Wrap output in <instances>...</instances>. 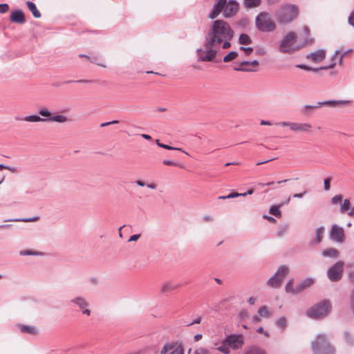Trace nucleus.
Listing matches in <instances>:
<instances>
[{
  "instance_id": "1",
  "label": "nucleus",
  "mask_w": 354,
  "mask_h": 354,
  "mask_svg": "<svg viewBox=\"0 0 354 354\" xmlns=\"http://www.w3.org/2000/svg\"><path fill=\"white\" fill-rule=\"evenodd\" d=\"M234 34L230 25L223 19L212 21L205 36L204 48L196 50L198 61L212 62L216 57L218 49L230 48Z\"/></svg>"
},
{
  "instance_id": "2",
  "label": "nucleus",
  "mask_w": 354,
  "mask_h": 354,
  "mask_svg": "<svg viewBox=\"0 0 354 354\" xmlns=\"http://www.w3.org/2000/svg\"><path fill=\"white\" fill-rule=\"evenodd\" d=\"M39 115H31L26 116L23 120L26 122H57V123H66L70 120L69 118L62 114L53 115L50 110L43 106L38 111Z\"/></svg>"
},
{
  "instance_id": "3",
  "label": "nucleus",
  "mask_w": 354,
  "mask_h": 354,
  "mask_svg": "<svg viewBox=\"0 0 354 354\" xmlns=\"http://www.w3.org/2000/svg\"><path fill=\"white\" fill-rule=\"evenodd\" d=\"M298 16V8L295 5L285 4L281 6L276 12V19L279 24H288Z\"/></svg>"
},
{
  "instance_id": "4",
  "label": "nucleus",
  "mask_w": 354,
  "mask_h": 354,
  "mask_svg": "<svg viewBox=\"0 0 354 354\" xmlns=\"http://www.w3.org/2000/svg\"><path fill=\"white\" fill-rule=\"evenodd\" d=\"M297 39V36L295 32L290 31L287 33L280 41L279 46V52L281 53L292 54L307 44V42H306L305 44L296 45Z\"/></svg>"
},
{
  "instance_id": "5",
  "label": "nucleus",
  "mask_w": 354,
  "mask_h": 354,
  "mask_svg": "<svg viewBox=\"0 0 354 354\" xmlns=\"http://www.w3.org/2000/svg\"><path fill=\"white\" fill-rule=\"evenodd\" d=\"M311 347L313 354H335V349L332 346L326 336L324 334H319L313 342Z\"/></svg>"
},
{
  "instance_id": "6",
  "label": "nucleus",
  "mask_w": 354,
  "mask_h": 354,
  "mask_svg": "<svg viewBox=\"0 0 354 354\" xmlns=\"http://www.w3.org/2000/svg\"><path fill=\"white\" fill-rule=\"evenodd\" d=\"M255 25L261 32H273L276 29V24L267 12H261L255 18Z\"/></svg>"
},
{
  "instance_id": "7",
  "label": "nucleus",
  "mask_w": 354,
  "mask_h": 354,
  "mask_svg": "<svg viewBox=\"0 0 354 354\" xmlns=\"http://www.w3.org/2000/svg\"><path fill=\"white\" fill-rule=\"evenodd\" d=\"M331 309L329 300H323L306 311V315L313 319H322L327 316Z\"/></svg>"
},
{
  "instance_id": "8",
  "label": "nucleus",
  "mask_w": 354,
  "mask_h": 354,
  "mask_svg": "<svg viewBox=\"0 0 354 354\" xmlns=\"http://www.w3.org/2000/svg\"><path fill=\"white\" fill-rule=\"evenodd\" d=\"M289 272L288 266L286 265L280 266L276 272L268 279L266 285L271 288H281Z\"/></svg>"
},
{
  "instance_id": "9",
  "label": "nucleus",
  "mask_w": 354,
  "mask_h": 354,
  "mask_svg": "<svg viewBox=\"0 0 354 354\" xmlns=\"http://www.w3.org/2000/svg\"><path fill=\"white\" fill-rule=\"evenodd\" d=\"M344 262L339 261L329 268L327 271V277L332 282L339 281L343 276Z\"/></svg>"
},
{
  "instance_id": "10",
  "label": "nucleus",
  "mask_w": 354,
  "mask_h": 354,
  "mask_svg": "<svg viewBox=\"0 0 354 354\" xmlns=\"http://www.w3.org/2000/svg\"><path fill=\"white\" fill-rule=\"evenodd\" d=\"M224 344H226L231 348L237 350L244 344V337L241 334H231L225 337L223 340Z\"/></svg>"
},
{
  "instance_id": "11",
  "label": "nucleus",
  "mask_w": 354,
  "mask_h": 354,
  "mask_svg": "<svg viewBox=\"0 0 354 354\" xmlns=\"http://www.w3.org/2000/svg\"><path fill=\"white\" fill-rule=\"evenodd\" d=\"M348 101L346 100H327L323 102H317L315 105H306L303 107L302 111L306 114H310L313 110L321 107L323 105H328L335 106L337 105H342L348 103Z\"/></svg>"
},
{
  "instance_id": "12",
  "label": "nucleus",
  "mask_w": 354,
  "mask_h": 354,
  "mask_svg": "<svg viewBox=\"0 0 354 354\" xmlns=\"http://www.w3.org/2000/svg\"><path fill=\"white\" fill-rule=\"evenodd\" d=\"M160 354H184L183 345L178 342H167L162 348Z\"/></svg>"
},
{
  "instance_id": "13",
  "label": "nucleus",
  "mask_w": 354,
  "mask_h": 354,
  "mask_svg": "<svg viewBox=\"0 0 354 354\" xmlns=\"http://www.w3.org/2000/svg\"><path fill=\"white\" fill-rule=\"evenodd\" d=\"M71 302L78 307L83 314H85L88 316L91 315V310L88 308L89 304L84 297H76L72 299Z\"/></svg>"
},
{
  "instance_id": "14",
  "label": "nucleus",
  "mask_w": 354,
  "mask_h": 354,
  "mask_svg": "<svg viewBox=\"0 0 354 354\" xmlns=\"http://www.w3.org/2000/svg\"><path fill=\"white\" fill-rule=\"evenodd\" d=\"M344 232L342 227L333 224L330 232V238L338 243H342L344 241Z\"/></svg>"
},
{
  "instance_id": "15",
  "label": "nucleus",
  "mask_w": 354,
  "mask_h": 354,
  "mask_svg": "<svg viewBox=\"0 0 354 354\" xmlns=\"http://www.w3.org/2000/svg\"><path fill=\"white\" fill-rule=\"evenodd\" d=\"M239 5L235 0H230L224 7L223 15L225 18L234 16L239 10Z\"/></svg>"
},
{
  "instance_id": "16",
  "label": "nucleus",
  "mask_w": 354,
  "mask_h": 354,
  "mask_svg": "<svg viewBox=\"0 0 354 354\" xmlns=\"http://www.w3.org/2000/svg\"><path fill=\"white\" fill-rule=\"evenodd\" d=\"M17 327L21 333L30 335H37L39 333L38 328L33 325H26L23 324H17Z\"/></svg>"
},
{
  "instance_id": "17",
  "label": "nucleus",
  "mask_w": 354,
  "mask_h": 354,
  "mask_svg": "<svg viewBox=\"0 0 354 354\" xmlns=\"http://www.w3.org/2000/svg\"><path fill=\"white\" fill-rule=\"evenodd\" d=\"M10 19L12 22L23 24L26 22V17L21 10L16 9L11 12Z\"/></svg>"
},
{
  "instance_id": "18",
  "label": "nucleus",
  "mask_w": 354,
  "mask_h": 354,
  "mask_svg": "<svg viewBox=\"0 0 354 354\" xmlns=\"http://www.w3.org/2000/svg\"><path fill=\"white\" fill-rule=\"evenodd\" d=\"M291 130L295 132L310 133L312 131V125L310 123L293 122Z\"/></svg>"
},
{
  "instance_id": "19",
  "label": "nucleus",
  "mask_w": 354,
  "mask_h": 354,
  "mask_svg": "<svg viewBox=\"0 0 354 354\" xmlns=\"http://www.w3.org/2000/svg\"><path fill=\"white\" fill-rule=\"evenodd\" d=\"M325 57L326 52L323 49L317 50L306 56L308 59H310L314 62H320L324 59Z\"/></svg>"
},
{
  "instance_id": "20",
  "label": "nucleus",
  "mask_w": 354,
  "mask_h": 354,
  "mask_svg": "<svg viewBox=\"0 0 354 354\" xmlns=\"http://www.w3.org/2000/svg\"><path fill=\"white\" fill-rule=\"evenodd\" d=\"M180 286V285L178 283L172 281H167L162 284L161 287V292L165 294L178 289Z\"/></svg>"
},
{
  "instance_id": "21",
  "label": "nucleus",
  "mask_w": 354,
  "mask_h": 354,
  "mask_svg": "<svg viewBox=\"0 0 354 354\" xmlns=\"http://www.w3.org/2000/svg\"><path fill=\"white\" fill-rule=\"evenodd\" d=\"M313 280L310 278L304 280L302 282H301L295 287L296 294L302 292L304 290L313 284Z\"/></svg>"
},
{
  "instance_id": "22",
  "label": "nucleus",
  "mask_w": 354,
  "mask_h": 354,
  "mask_svg": "<svg viewBox=\"0 0 354 354\" xmlns=\"http://www.w3.org/2000/svg\"><path fill=\"white\" fill-rule=\"evenodd\" d=\"M223 10H224V7H223V6L215 3L213 6L212 10L209 13L208 17L212 19H216L220 15Z\"/></svg>"
},
{
  "instance_id": "23",
  "label": "nucleus",
  "mask_w": 354,
  "mask_h": 354,
  "mask_svg": "<svg viewBox=\"0 0 354 354\" xmlns=\"http://www.w3.org/2000/svg\"><path fill=\"white\" fill-rule=\"evenodd\" d=\"M322 254L326 257L336 259L339 257V252L335 248H328L323 251Z\"/></svg>"
},
{
  "instance_id": "24",
  "label": "nucleus",
  "mask_w": 354,
  "mask_h": 354,
  "mask_svg": "<svg viewBox=\"0 0 354 354\" xmlns=\"http://www.w3.org/2000/svg\"><path fill=\"white\" fill-rule=\"evenodd\" d=\"M26 5H27L28 9L30 10V11L32 12V15L35 18L41 17V13L37 10L36 5L33 2L28 1L26 2Z\"/></svg>"
},
{
  "instance_id": "25",
  "label": "nucleus",
  "mask_w": 354,
  "mask_h": 354,
  "mask_svg": "<svg viewBox=\"0 0 354 354\" xmlns=\"http://www.w3.org/2000/svg\"><path fill=\"white\" fill-rule=\"evenodd\" d=\"M340 212L344 214L348 212H349L351 209V202L348 199H345L342 203L340 204Z\"/></svg>"
},
{
  "instance_id": "26",
  "label": "nucleus",
  "mask_w": 354,
  "mask_h": 354,
  "mask_svg": "<svg viewBox=\"0 0 354 354\" xmlns=\"http://www.w3.org/2000/svg\"><path fill=\"white\" fill-rule=\"evenodd\" d=\"M261 3V0H244V6L247 8L258 7Z\"/></svg>"
},
{
  "instance_id": "27",
  "label": "nucleus",
  "mask_w": 354,
  "mask_h": 354,
  "mask_svg": "<svg viewBox=\"0 0 354 354\" xmlns=\"http://www.w3.org/2000/svg\"><path fill=\"white\" fill-rule=\"evenodd\" d=\"M239 42L242 45H249L252 44V39L248 35L242 33L239 36Z\"/></svg>"
},
{
  "instance_id": "28",
  "label": "nucleus",
  "mask_w": 354,
  "mask_h": 354,
  "mask_svg": "<svg viewBox=\"0 0 354 354\" xmlns=\"http://www.w3.org/2000/svg\"><path fill=\"white\" fill-rule=\"evenodd\" d=\"M283 204H280L279 205H272L270 207L269 213L276 217H279L281 215V212L279 210V207L282 206Z\"/></svg>"
},
{
  "instance_id": "29",
  "label": "nucleus",
  "mask_w": 354,
  "mask_h": 354,
  "mask_svg": "<svg viewBox=\"0 0 354 354\" xmlns=\"http://www.w3.org/2000/svg\"><path fill=\"white\" fill-rule=\"evenodd\" d=\"M38 217H31V218H10V219H6L4 221L5 222H11V221H14V222H33V221H36L38 220Z\"/></svg>"
},
{
  "instance_id": "30",
  "label": "nucleus",
  "mask_w": 354,
  "mask_h": 354,
  "mask_svg": "<svg viewBox=\"0 0 354 354\" xmlns=\"http://www.w3.org/2000/svg\"><path fill=\"white\" fill-rule=\"evenodd\" d=\"M156 144H157V145L158 147H160L161 148H163V149H168V150L181 151L182 152L185 153V154L189 155L187 152L183 151L181 148L174 147H171L169 145H165V144L160 143L159 140H156Z\"/></svg>"
},
{
  "instance_id": "31",
  "label": "nucleus",
  "mask_w": 354,
  "mask_h": 354,
  "mask_svg": "<svg viewBox=\"0 0 354 354\" xmlns=\"http://www.w3.org/2000/svg\"><path fill=\"white\" fill-rule=\"evenodd\" d=\"M258 314L260 317H270L271 313L268 310V307L266 306H261L258 310Z\"/></svg>"
},
{
  "instance_id": "32",
  "label": "nucleus",
  "mask_w": 354,
  "mask_h": 354,
  "mask_svg": "<svg viewBox=\"0 0 354 354\" xmlns=\"http://www.w3.org/2000/svg\"><path fill=\"white\" fill-rule=\"evenodd\" d=\"M244 354H266V353L257 346H252Z\"/></svg>"
},
{
  "instance_id": "33",
  "label": "nucleus",
  "mask_w": 354,
  "mask_h": 354,
  "mask_svg": "<svg viewBox=\"0 0 354 354\" xmlns=\"http://www.w3.org/2000/svg\"><path fill=\"white\" fill-rule=\"evenodd\" d=\"M324 233V227H319L316 230L315 232V236L317 243H319L322 241V238Z\"/></svg>"
},
{
  "instance_id": "34",
  "label": "nucleus",
  "mask_w": 354,
  "mask_h": 354,
  "mask_svg": "<svg viewBox=\"0 0 354 354\" xmlns=\"http://www.w3.org/2000/svg\"><path fill=\"white\" fill-rule=\"evenodd\" d=\"M238 56V53L236 51L232 50L230 51L229 53H227L224 57H223V62H229L234 59H235Z\"/></svg>"
},
{
  "instance_id": "35",
  "label": "nucleus",
  "mask_w": 354,
  "mask_h": 354,
  "mask_svg": "<svg viewBox=\"0 0 354 354\" xmlns=\"http://www.w3.org/2000/svg\"><path fill=\"white\" fill-rule=\"evenodd\" d=\"M276 324H277V326L281 328L282 330L285 329L286 327L287 326V319H286V318L284 316L279 317L276 321Z\"/></svg>"
},
{
  "instance_id": "36",
  "label": "nucleus",
  "mask_w": 354,
  "mask_h": 354,
  "mask_svg": "<svg viewBox=\"0 0 354 354\" xmlns=\"http://www.w3.org/2000/svg\"><path fill=\"white\" fill-rule=\"evenodd\" d=\"M286 292L296 294L295 288L293 287V279H290L286 285Z\"/></svg>"
},
{
  "instance_id": "37",
  "label": "nucleus",
  "mask_w": 354,
  "mask_h": 354,
  "mask_svg": "<svg viewBox=\"0 0 354 354\" xmlns=\"http://www.w3.org/2000/svg\"><path fill=\"white\" fill-rule=\"evenodd\" d=\"M220 352L223 353V354H230V347L228 346L226 344H224L223 342L222 345L218 346L216 348Z\"/></svg>"
},
{
  "instance_id": "38",
  "label": "nucleus",
  "mask_w": 354,
  "mask_h": 354,
  "mask_svg": "<svg viewBox=\"0 0 354 354\" xmlns=\"http://www.w3.org/2000/svg\"><path fill=\"white\" fill-rule=\"evenodd\" d=\"M344 338H345L346 342L348 344H350L351 346L354 345V338L352 337V335L348 332L344 333Z\"/></svg>"
},
{
  "instance_id": "39",
  "label": "nucleus",
  "mask_w": 354,
  "mask_h": 354,
  "mask_svg": "<svg viewBox=\"0 0 354 354\" xmlns=\"http://www.w3.org/2000/svg\"><path fill=\"white\" fill-rule=\"evenodd\" d=\"M343 196L342 194L335 195L331 198V203L333 205H337L342 202Z\"/></svg>"
},
{
  "instance_id": "40",
  "label": "nucleus",
  "mask_w": 354,
  "mask_h": 354,
  "mask_svg": "<svg viewBox=\"0 0 354 354\" xmlns=\"http://www.w3.org/2000/svg\"><path fill=\"white\" fill-rule=\"evenodd\" d=\"M193 354H211V353L207 348L200 347L194 350Z\"/></svg>"
},
{
  "instance_id": "41",
  "label": "nucleus",
  "mask_w": 354,
  "mask_h": 354,
  "mask_svg": "<svg viewBox=\"0 0 354 354\" xmlns=\"http://www.w3.org/2000/svg\"><path fill=\"white\" fill-rule=\"evenodd\" d=\"M249 65H252V66H258L259 65V62L257 60H253L252 62H250V61H243L240 63V66H249Z\"/></svg>"
},
{
  "instance_id": "42",
  "label": "nucleus",
  "mask_w": 354,
  "mask_h": 354,
  "mask_svg": "<svg viewBox=\"0 0 354 354\" xmlns=\"http://www.w3.org/2000/svg\"><path fill=\"white\" fill-rule=\"evenodd\" d=\"M19 254L21 256H28V255H37V252L35 251L30 250H26L20 251Z\"/></svg>"
},
{
  "instance_id": "43",
  "label": "nucleus",
  "mask_w": 354,
  "mask_h": 354,
  "mask_svg": "<svg viewBox=\"0 0 354 354\" xmlns=\"http://www.w3.org/2000/svg\"><path fill=\"white\" fill-rule=\"evenodd\" d=\"M9 10V6L8 3H2L0 4V12L1 13H6Z\"/></svg>"
},
{
  "instance_id": "44",
  "label": "nucleus",
  "mask_w": 354,
  "mask_h": 354,
  "mask_svg": "<svg viewBox=\"0 0 354 354\" xmlns=\"http://www.w3.org/2000/svg\"><path fill=\"white\" fill-rule=\"evenodd\" d=\"M348 23L354 28V10L351 12L348 18Z\"/></svg>"
},
{
  "instance_id": "45",
  "label": "nucleus",
  "mask_w": 354,
  "mask_h": 354,
  "mask_svg": "<svg viewBox=\"0 0 354 354\" xmlns=\"http://www.w3.org/2000/svg\"><path fill=\"white\" fill-rule=\"evenodd\" d=\"M248 317V312L245 310H241L239 314V317L241 320H243Z\"/></svg>"
},
{
  "instance_id": "46",
  "label": "nucleus",
  "mask_w": 354,
  "mask_h": 354,
  "mask_svg": "<svg viewBox=\"0 0 354 354\" xmlns=\"http://www.w3.org/2000/svg\"><path fill=\"white\" fill-rule=\"evenodd\" d=\"M324 189L328 191L330 188V178H328L324 179Z\"/></svg>"
},
{
  "instance_id": "47",
  "label": "nucleus",
  "mask_w": 354,
  "mask_h": 354,
  "mask_svg": "<svg viewBox=\"0 0 354 354\" xmlns=\"http://www.w3.org/2000/svg\"><path fill=\"white\" fill-rule=\"evenodd\" d=\"M292 123L293 122H279L275 123V124L280 127H289L290 129H291V125L292 124Z\"/></svg>"
},
{
  "instance_id": "48",
  "label": "nucleus",
  "mask_w": 354,
  "mask_h": 354,
  "mask_svg": "<svg viewBox=\"0 0 354 354\" xmlns=\"http://www.w3.org/2000/svg\"><path fill=\"white\" fill-rule=\"evenodd\" d=\"M240 50H243L246 55H249L253 51V48L251 47L241 46Z\"/></svg>"
},
{
  "instance_id": "49",
  "label": "nucleus",
  "mask_w": 354,
  "mask_h": 354,
  "mask_svg": "<svg viewBox=\"0 0 354 354\" xmlns=\"http://www.w3.org/2000/svg\"><path fill=\"white\" fill-rule=\"evenodd\" d=\"M288 228V226L287 225H284L283 226L281 227L279 230L277 232V234L279 236H281L283 234L284 232L287 231Z\"/></svg>"
},
{
  "instance_id": "50",
  "label": "nucleus",
  "mask_w": 354,
  "mask_h": 354,
  "mask_svg": "<svg viewBox=\"0 0 354 354\" xmlns=\"http://www.w3.org/2000/svg\"><path fill=\"white\" fill-rule=\"evenodd\" d=\"M119 123V121L118 120H112V121H110V122H103L100 124V127H106V126H109V125H111V124H118Z\"/></svg>"
},
{
  "instance_id": "51",
  "label": "nucleus",
  "mask_w": 354,
  "mask_h": 354,
  "mask_svg": "<svg viewBox=\"0 0 354 354\" xmlns=\"http://www.w3.org/2000/svg\"><path fill=\"white\" fill-rule=\"evenodd\" d=\"M8 169L12 172H15L16 171L15 168L14 167H11L10 166H8V165H3V164H0V169Z\"/></svg>"
},
{
  "instance_id": "52",
  "label": "nucleus",
  "mask_w": 354,
  "mask_h": 354,
  "mask_svg": "<svg viewBox=\"0 0 354 354\" xmlns=\"http://www.w3.org/2000/svg\"><path fill=\"white\" fill-rule=\"evenodd\" d=\"M244 194H241V193H237V192H232V193H230V194L227 195V199L228 198H236V197H238V196H243Z\"/></svg>"
},
{
  "instance_id": "53",
  "label": "nucleus",
  "mask_w": 354,
  "mask_h": 354,
  "mask_svg": "<svg viewBox=\"0 0 354 354\" xmlns=\"http://www.w3.org/2000/svg\"><path fill=\"white\" fill-rule=\"evenodd\" d=\"M351 307L354 314V289L352 290L351 294Z\"/></svg>"
},
{
  "instance_id": "54",
  "label": "nucleus",
  "mask_w": 354,
  "mask_h": 354,
  "mask_svg": "<svg viewBox=\"0 0 354 354\" xmlns=\"http://www.w3.org/2000/svg\"><path fill=\"white\" fill-rule=\"evenodd\" d=\"M307 194V191L306 190H304L303 192L301 193H298V194H293V198H301L304 197V195H306Z\"/></svg>"
},
{
  "instance_id": "55",
  "label": "nucleus",
  "mask_w": 354,
  "mask_h": 354,
  "mask_svg": "<svg viewBox=\"0 0 354 354\" xmlns=\"http://www.w3.org/2000/svg\"><path fill=\"white\" fill-rule=\"evenodd\" d=\"M140 237V234H133V235L130 236V238L129 239L128 241L129 242L136 241Z\"/></svg>"
},
{
  "instance_id": "56",
  "label": "nucleus",
  "mask_w": 354,
  "mask_h": 354,
  "mask_svg": "<svg viewBox=\"0 0 354 354\" xmlns=\"http://www.w3.org/2000/svg\"><path fill=\"white\" fill-rule=\"evenodd\" d=\"M79 57H85V59H87L91 62H93V63L95 62V58H92V57H91L88 56V55H84V54L79 55Z\"/></svg>"
},
{
  "instance_id": "57",
  "label": "nucleus",
  "mask_w": 354,
  "mask_h": 354,
  "mask_svg": "<svg viewBox=\"0 0 354 354\" xmlns=\"http://www.w3.org/2000/svg\"><path fill=\"white\" fill-rule=\"evenodd\" d=\"M234 69V71H247V72L255 71H256V70H252V69H250V68H242V67H236Z\"/></svg>"
},
{
  "instance_id": "58",
  "label": "nucleus",
  "mask_w": 354,
  "mask_h": 354,
  "mask_svg": "<svg viewBox=\"0 0 354 354\" xmlns=\"http://www.w3.org/2000/svg\"><path fill=\"white\" fill-rule=\"evenodd\" d=\"M297 68H301V69H304L305 71H310L311 70V67L307 66V65H305V64H297Z\"/></svg>"
},
{
  "instance_id": "59",
  "label": "nucleus",
  "mask_w": 354,
  "mask_h": 354,
  "mask_svg": "<svg viewBox=\"0 0 354 354\" xmlns=\"http://www.w3.org/2000/svg\"><path fill=\"white\" fill-rule=\"evenodd\" d=\"M252 320L253 322L254 323H258L261 321V317L259 315H254L252 317Z\"/></svg>"
},
{
  "instance_id": "60",
  "label": "nucleus",
  "mask_w": 354,
  "mask_h": 354,
  "mask_svg": "<svg viewBox=\"0 0 354 354\" xmlns=\"http://www.w3.org/2000/svg\"><path fill=\"white\" fill-rule=\"evenodd\" d=\"M162 162L164 165H168V166H176V163H174V162L169 160H163Z\"/></svg>"
},
{
  "instance_id": "61",
  "label": "nucleus",
  "mask_w": 354,
  "mask_h": 354,
  "mask_svg": "<svg viewBox=\"0 0 354 354\" xmlns=\"http://www.w3.org/2000/svg\"><path fill=\"white\" fill-rule=\"evenodd\" d=\"M335 63L333 62V63H331L330 64H329L328 66H321L320 68H321V70H326V69H328V68H333L335 66Z\"/></svg>"
},
{
  "instance_id": "62",
  "label": "nucleus",
  "mask_w": 354,
  "mask_h": 354,
  "mask_svg": "<svg viewBox=\"0 0 354 354\" xmlns=\"http://www.w3.org/2000/svg\"><path fill=\"white\" fill-rule=\"evenodd\" d=\"M201 322V317H197L196 319H195L193 322H192L191 323L188 324L187 326H192L194 324H200Z\"/></svg>"
},
{
  "instance_id": "63",
  "label": "nucleus",
  "mask_w": 354,
  "mask_h": 354,
  "mask_svg": "<svg viewBox=\"0 0 354 354\" xmlns=\"http://www.w3.org/2000/svg\"><path fill=\"white\" fill-rule=\"evenodd\" d=\"M348 278L350 279V281L354 283V270L353 271H351L349 273H348Z\"/></svg>"
},
{
  "instance_id": "64",
  "label": "nucleus",
  "mask_w": 354,
  "mask_h": 354,
  "mask_svg": "<svg viewBox=\"0 0 354 354\" xmlns=\"http://www.w3.org/2000/svg\"><path fill=\"white\" fill-rule=\"evenodd\" d=\"M203 219L205 222L212 221L213 220L212 217L209 215L204 216Z\"/></svg>"
}]
</instances>
